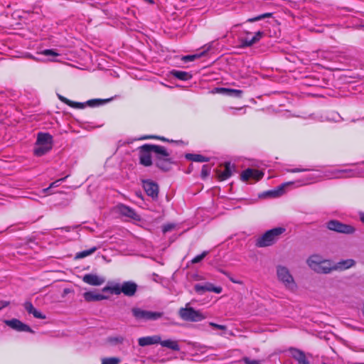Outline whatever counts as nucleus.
<instances>
[{"label": "nucleus", "mask_w": 364, "mask_h": 364, "mask_svg": "<svg viewBox=\"0 0 364 364\" xmlns=\"http://www.w3.org/2000/svg\"><path fill=\"white\" fill-rule=\"evenodd\" d=\"M155 153L159 158L164 161L169 160V154L162 146L156 145H144L140 147L139 158L140 162L144 166H150L151 164V153Z\"/></svg>", "instance_id": "nucleus-1"}, {"label": "nucleus", "mask_w": 364, "mask_h": 364, "mask_svg": "<svg viewBox=\"0 0 364 364\" xmlns=\"http://www.w3.org/2000/svg\"><path fill=\"white\" fill-rule=\"evenodd\" d=\"M307 266L317 274H330L332 272V261L324 258L321 255L314 254L306 259Z\"/></svg>", "instance_id": "nucleus-2"}, {"label": "nucleus", "mask_w": 364, "mask_h": 364, "mask_svg": "<svg viewBox=\"0 0 364 364\" xmlns=\"http://www.w3.org/2000/svg\"><path fill=\"white\" fill-rule=\"evenodd\" d=\"M286 232L282 226L277 227L259 235L255 240V245L258 247H267L275 244L281 235Z\"/></svg>", "instance_id": "nucleus-3"}, {"label": "nucleus", "mask_w": 364, "mask_h": 364, "mask_svg": "<svg viewBox=\"0 0 364 364\" xmlns=\"http://www.w3.org/2000/svg\"><path fill=\"white\" fill-rule=\"evenodd\" d=\"M53 144V136L50 134L43 132L38 133L33 150L34 154L37 156L46 154L51 150Z\"/></svg>", "instance_id": "nucleus-4"}, {"label": "nucleus", "mask_w": 364, "mask_h": 364, "mask_svg": "<svg viewBox=\"0 0 364 364\" xmlns=\"http://www.w3.org/2000/svg\"><path fill=\"white\" fill-rule=\"evenodd\" d=\"M277 279L285 287L286 289L294 291L297 289V284L289 269L283 265H279L276 269Z\"/></svg>", "instance_id": "nucleus-5"}, {"label": "nucleus", "mask_w": 364, "mask_h": 364, "mask_svg": "<svg viewBox=\"0 0 364 364\" xmlns=\"http://www.w3.org/2000/svg\"><path fill=\"white\" fill-rule=\"evenodd\" d=\"M190 304H187L184 309H181L179 311L180 316L186 321L196 322L205 318V316L203 315L200 311H196L190 307Z\"/></svg>", "instance_id": "nucleus-6"}, {"label": "nucleus", "mask_w": 364, "mask_h": 364, "mask_svg": "<svg viewBox=\"0 0 364 364\" xmlns=\"http://www.w3.org/2000/svg\"><path fill=\"white\" fill-rule=\"evenodd\" d=\"M328 230L343 234H353L356 231V228L350 225H347L339 222L338 220H332L326 223Z\"/></svg>", "instance_id": "nucleus-7"}, {"label": "nucleus", "mask_w": 364, "mask_h": 364, "mask_svg": "<svg viewBox=\"0 0 364 364\" xmlns=\"http://www.w3.org/2000/svg\"><path fill=\"white\" fill-rule=\"evenodd\" d=\"M361 171L353 169H333L326 173V178H341L350 176H358L361 174Z\"/></svg>", "instance_id": "nucleus-8"}, {"label": "nucleus", "mask_w": 364, "mask_h": 364, "mask_svg": "<svg viewBox=\"0 0 364 364\" xmlns=\"http://www.w3.org/2000/svg\"><path fill=\"white\" fill-rule=\"evenodd\" d=\"M263 176V171L255 168H247L240 173L241 180L249 183H256Z\"/></svg>", "instance_id": "nucleus-9"}, {"label": "nucleus", "mask_w": 364, "mask_h": 364, "mask_svg": "<svg viewBox=\"0 0 364 364\" xmlns=\"http://www.w3.org/2000/svg\"><path fill=\"white\" fill-rule=\"evenodd\" d=\"M132 314L137 320H156L161 316V313L145 311L139 308L132 309Z\"/></svg>", "instance_id": "nucleus-10"}, {"label": "nucleus", "mask_w": 364, "mask_h": 364, "mask_svg": "<svg viewBox=\"0 0 364 364\" xmlns=\"http://www.w3.org/2000/svg\"><path fill=\"white\" fill-rule=\"evenodd\" d=\"M356 265V261L353 259H346L340 260L336 263L332 262L331 268L333 271H345Z\"/></svg>", "instance_id": "nucleus-11"}, {"label": "nucleus", "mask_w": 364, "mask_h": 364, "mask_svg": "<svg viewBox=\"0 0 364 364\" xmlns=\"http://www.w3.org/2000/svg\"><path fill=\"white\" fill-rule=\"evenodd\" d=\"M82 281L92 286H101L105 282L106 279L103 276L90 273L85 274Z\"/></svg>", "instance_id": "nucleus-12"}, {"label": "nucleus", "mask_w": 364, "mask_h": 364, "mask_svg": "<svg viewBox=\"0 0 364 364\" xmlns=\"http://www.w3.org/2000/svg\"><path fill=\"white\" fill-rule=\"evenodd\" d=\"M4 323L10 326L11 328L19 331H27V332H31V329L30 327L24 323H23L21 321H20L18 319L13 318L11 320H5Z\"/></svg>", "instance_id": "nucleus-13"}, {"label": "nucleus", "mask_w": 364, "mask_h": 364, "mask_svg": "<svg viewBox=\"0 0 364 364\" xmlns=\"http://www.w3.org/2000/svg\"><path fill=\"white\" fill-rule=\"evenodd\" d=\"M82 296L87 302L98 301L108 299V296L98 293L97 290L86 291L82 294Z\"/></svg>", "instance_id": "nucleus-14"}, {"label": "nucleus", "mask_w": 364, "mask_h": 364, "mask_svg": "<svg viewBox=\"0 0 364 364\" xmlns=\"http://www.w3.org/2000/svg\"><path fill=\"white\" fill-rule=\"evenodd\" d=\"M232 175V167L230 163L220 165L217 169V176L220 180H225Z\"/></svg>", "instance_id": "nucleus-15"}, {"label": "nucleus", "mask_w": 364, "mask_h": 364, "mask_svg": "<svg viewBox=\"0 0 364 364\" xmlns=\"http://www.w3.org/2000/svg\"><path fill=\"white\" fill-rule=\"evenodd\" d=\"M195 290L202 294L205 291H213L217 294H220L222 291V288L220 287H214V285L211 283H205L204 285L202 284H196Z\"/></svg>", "instance_id": "nucleus-16"}, {"label": "nucleus", "mask_w": 364, "mask_h": 364, "mask_svg": "<svg viewBox=\"0 0 364 364\" xmlns=\"http://www.w3.org/2000/svg\"><path fill=\"white\" fill-rule=\"evenodd\" d=\"M214 93H219L233 97L240 98L242 97V91L240 90L229 89L226 87H218L213 91Z\"/></svg>", "instance_id": "nucleus-17"}, {"label": "nucleus", "mask_w": 364, "mask_h": 364, "mask_svg": "<svg viewBox=\"0 0 364 364\" xmlns=\"http://www.w3.org/2000/svg\"><path fill=\"white\" fill-rule=\"evenodd\" d=\"M160 342V336L154 335L152 336L141 337L138 339L139 345L141 347L157 344Z\"/></svg>", "instance_id": "nucleus-18"}, {"label": "nucleus", "mask_w": 364, "mask_h": 364, "mask_svg": "<svg viewBox=\"0 0 364 364\" xmlns=\"http://www.w3.org/2000/svg\"><path fill=\"white\" fill-rule=\"evenodd\" d=\"M290 355L299 362V364H310L306 355L297 349H290Z\"/></svg>", "instance_id": "nucleus-19"}, {"label": "nucleus", "mask_w": 364, "mask_h": 364, "mask_svg": "<svg viewBox=\"0 0 364 364\" xmlns=\"http://www.w3.org/2000/svg\"><path fill=\"white\" fill-rule=\"evenodd\" d=\"M294 182H287L284 184H282L281 186H279L277 190L274 191H270L265 193V196L272 197V198H277L281 196H282L285 193V190L287 187L293 185Z\"/></svg>", "instance_id": "nucleus-20"}, {"label": "nucleus", "mask_w": 364, "mask_h": 364, "mask_svg": "<svg viewBox=\"0 0 364 364\" xmlns=\"http://www.w3.org/2000/svg\"><path fill=\"white\" fill-rule=\"evenodd\" d=\"M23 306L26 311L32 314L35 318L40 319L46 318V316L37 310L31 302H26Z\"/></svg>", "instance_id": "nucleus-21"}, {"label": "nucleus", "mask_w": 364, "mask_h": 364, "mask_svg": "<svg viewBox=\"0 0 364 364\" xmlns=\"http://www.w3.org/2000/svg\"><path fill=\"white\" fill-rule=\"evenodd\" d=\"M118 211L122 215L127 216L134 220H139V216L134 213L133 210L124 205H120L117 207Z\"/></svg>", "instance_id": "nucleus-22"}, {"label": "nucleus", "mask_w": 364, "mask_h": 364, "mask_svg": "<svg viewBox=\"0 0 364 364\" xmlns=\"http://www.w3.org/2000/svg\"><path fill=\"white\" fill-rule=\"evenodd\" d=\"M144 188L146 193L150 196L154 197L157 195L158 186L152 181H147L144 182Z\"/></svg>", "instance_id": "nucleus-23"}, {"label": "nucleus", "mask_w": 364, "mask_h": 364, "mask_svg": "<svg viewBox=\"0 0 364 364\" xmlns=\"http://www.w3.org/2000/svg\"><path fill=\"white\" fill-rule=\"evenodd\" d=\"M122 293L127 296H132L136 290V284L134 282H127L122 284Z\"/></svg>", "instance_id": "nucleus-24"}, {"label": "nucleus", "mask_w": 364, "mask_h": 364, "mask_svg": "<svg viewBox=\"0 0 364 364\" xmlns=\"http://www.w3.org/2000/svg\"><path fill=\"white\" fill-rule=\"evenodd\" d=\"M211 48V45H207V46H205L203 47V51H202L201 53H198V54H195V55H186V56H184L183 58V60L185 61V62H187V61H193L196 59H198L203 55H205V53Z\"/></svg>", "instance_id": "nucleus-25"}, {"label": "nucleus", "mask_w": 364, "mask_h": 364, "mask_svg": "<svg viewBox=\"0 0 364 364\" xmlns=\"http://www.w3.org/2000/svg\"><path fill=\"white\" fill-rule=\"evenodd\" d=\"M160 343L163 347L168 348L169 349H171L173 350H179V345L178 343V341H173V340H165L161 341V338H160Z\"/></svg>", "instance_id": "nucleus-26"}, {"label": "nucleus", "mask_w": 364, "mask_h": 364, "mask_svg": "<svg viewBox=\"0 0 364 364\" xmlns=\"http://www.w3.org/2000/svg\"><path fill=\"white\" fill-rule=\"evenodd\" d=\"M171 74L181 80H188L192 77L190 73L184 71L173 70L171 71Z\"/></svg>", "instance_id": "nucleus-27"}, {"label": "nucleus", "mask_w": 364, "mask_h": 364, "mask_svg": "<svg viewBox=\"0 0 364 364\" xmlns=\"http://www.w3.org/2000/svg\"><path fill=\"white\" fill-rule=\"evenodd\" d=\"M58 97L60 101H62L63 102H65V104L68 105L70 107H73L75 108H78V109H82L85 107V105L82 103L72 102L60 95H58Z\"/></svg>", "instance_id": "nucleus-28"}, {"label": "nucleus", "mask_w": 364, "mask_h": 364, "mask_svg": "<svg viewBox=\"0 0 364 364\" xmlns=\"http://www.w3.org/2000/svg\"><path fill=\"white\" fill-rule=\"evenodd\" d=\"M186 158L188 160L197 162H203L208 161V159L205 157L200 154H188L186 155Z\"/></svg>", "instance_id": "nucleus-29"}, {"label": "nucleus", "mask_w": 364, "mask_h": 364, "mask_svg": "<svg viewBox=\"0 0 364 364\" xmlns=\"http://www.w3.org/2000/svg\"><path fill=\"white\" fill-rule=\"evenodd\" d=\"M96 250H97L96 247H92L88 250H85V251L78 252L76 254L75 258L76 259H82V258L86 257L93 254Z\"/></svg>", "instance_id": "nucleus-30"}, {"label": "nucleus", "mask_w": 364, "mask_h": 364, "mask_svg": "<svg viewBox=\"0 0 364 364\" xmlns=\"http://www.w3.org/2000/svg\"><path fill=\"white\" fill-rule=\"evenodd\" d=\"M120 362V359L117 357L101 358L102 364H119Z\"/></svg>", "instance_id": "nucleus-31"}, {"label": "nucleus", "mask_w": 364, "mask_h": 364, "mask_svg": "<svg viewBox=\"0 0 364 364\" xmlns=\"http://www.w3.org/2000/svg\"><path fill=\"white\" fill-rule=\"evenodd\" d=\"M262 36L263 33L261 31H258L257 33H256L255 36L252 38H251L250 41H245V46H250L252 44L257 43Z\"/></svg>", "instance_id": "nucleus-32"}, {"label": "nucleus", "mask_w": 364, "mask_h": 364, "mask_svg": "<svg viewBox=\"0 0 364 364\" xmlns=\"http://www.w3.org/2000/svg\"><path fill=\"white\" fill-rule=\"evenodd\" d=\"M41 54L50 57V60H54V58L59 55V54L54 50H44L41 52Z\"/></svg>", "instance_id": "nucleus-33"}, {"label": "nucleus", "mask_w": 364, "mask_h": 364, "mask_svg": "<svg viewBox=\"0 0 364 364\" xmlns=\"http://www.w3.org/2000/svg\"><path fill=\"white\" fill-rule=\"evenodd\" d=\"M321 179V177L319 176L309 175L306 178V180L308 181V182L303 183L300 184L299 186H303V185L309 184V183H313L314 181H319Z\"/></svg>", "instance_id": "nucleus-34"}, {"label": "nucleus", "mask_w": 364, "mask_h": 364, "mask_svg": "<svg viewBox=\"0 0 364 364\" xmlns=\"http://www.w3.org/2000/svg\"><path fill=\"white\" fill-rule=\"evenodd\" d=\"M110 100H92L88 101L87 103L90 106H95L100 104L106 103L107 102H109Z\"/></svg>", "instance_id": "nucleus-35"}, {"label": "nucleus", "mask_w": 364, "mask_h": 364, "mask_svg": "<svg viewBox=\"0 0 364 364\" xmlns=\"http://www.w3.org/2000/svg\"><path fill=\"white\" fill-rule=\"evenodd\" d=\"M210 172V168L208 165H204L202 168L201 175L203 178L207 177Z\"/></svg>", "instance_id": "nucleus-36"}, {"label": "nucleus", "mask_w": 364, "mask_h": 364, "mask_svg": "<svg viewBox=\"0 0 364 364\" xmlns=\"http://www.w3.org/2000/svg\"><path fill=\"white\" fill-rule=\"evenodd\" d=\"M63 180H64V178H61V179L57 180L56 181L52 183L48 188L43 189V192L44 193H46L50 188L58 186L59 182L61 181H63Z\"/></svg>", "instance_id": "nucleus-37"}, {"label": "nucleus", "mask_w": 364, "mask_h": 364, "mask_svg": "<svg viewBox=\"0 0 364 364\" xmlns=\"http://www.w3.org/2000/svg\"><path fill=\"white\" fill-rule=\"evenodd\" d=\"M269 14H264V15H260V16H258L255 18H249L247 20L248 22H255V21H259L267 16H269Z\"/></svg>", "instance_id": "nucleus-38"}, {"label": "nucleus", "mask_w": 364, "mask_h": 364, "mask_svg": "<svg viewBox=\"0 0 364 364\" xmlns=\"http://www.w3.org/2000/svg\"><path fill=\"white\" fill-rule=\"evenodd\" d=\"M207 255L206 252H203L201 255L196 257L194 259H193L192 262L193 263H197L201 261Z\"/></svg>", "instance_id": "nucleus-39"}, {"label": "nucleus", "mask_w": 364, "mask_h": 364, "mask_svg": "<svg viewBox=\"0 0 364 364\" xmlns=\"http://www.w3.org/2000/svg\"><path fill=\"white\" fill-rule=\"evenodd\" d=\"M112 292L115 294H119L120 293H122V285L117 284V285L113 286Z\"/></svg>", "instance_id": "nucleus-40"}, {"label": "nucleus", "mask_w": 364, "mask_h": 364, "mask_svg": "<svg viewBox=\"0 0 364 364\" xmlns=\"http://www.w3.org/2000/svg\"><path fill=\"white\" fill-rule=\"evenodd\" d=\"M209 326H212L213 328H214L215 329H220V330H222V331H225L226 328H227L225 326L216 324V323H212V322L209 323Z\"/></svg>", "instance_id": "nucleus-41"}, {"label": "nucleus", "mask_w": 364, "mask_h": 364, "mask_svg": "<svg viewBox=\"0 0 364 364\" xmlns=\"http://www.w3.org/2000/svg\"><path fill=\"white\" fill-rule=\"evenodd\" d=\"M244 361L246 364H259V362L257 360H250L248 358H245Z\"/></svg>", "instance_id": "nucleus-42"}, {"label": "nucleus", "mask_w": 364, "mask_h": 364, "mask_svg": "<svg viewBox=\"0 0 364 364\" xmlns=\"http://www.w3.org/2000/svg\"><path fill=\"white\" fill-rule=\"evenodd\" d=\"M309 171L307 168H291V169H287L288 172L290 173H296V172H301V171Z\"/></svg>", "instance_id": "nucleus-43"}, {"label": "nucleus", "mask_w": 364, "mask_h": 364, "mask_svg": "<svg viewBox=\"0 0 364 364\" xmlns=\"http://www.w3.org/2000/svg\"><path fill=\"white\" fill-rule=\"evenodd\" d=\"M174 227L175 225L173 224H168L164 227L163 231L164 232H168L171 230Z\"/></svg>", "instance_id": "nucleus-44"}, {"label": "nucleus", "mask_w": 364, "mask_h": 364, "mask_svg": "<svg viewBox=\"0 0 364 364\" xmlns=\"http://www.w3.org/2000/svg\"><path fill=\"white\" fill-rule=\"evenodd\" d=\"M123 341H124V338L121 336L111 338V341H112L115 343H122L123 342Z\"/></svg>", "instance_id": "nucleus-45"}, {"label": "nucleus", "mask_w": 364, "mask_h": 364, "mask_svg": "<svg viewBox=\"0 0 364 364\" xmlns=\"http://www.w3.org/2000/svg\"><path fill=\"white\" fill-rule=\"evenodd\" d=\"M245 107H240V108H231L233 111L231 112L232 114L236 115L237 114V111H242L245 109Z\"/></svg>", "instance_id": "nucleus-46"}, {"label": "nucleus", "mask_w": 364, "mask_h": 364, "mask_svg": "<svg viewBox=\"0 0 364 364\" xmlns=\"http://www.w3.org/2000/svg\"><path fill=\"white\" fill-rule=\"evenodd\" d=\"M9 302L6 301H0V310L9 305Z\"/></svg>", "instance_id": "nucleus-47"}, {"label": "nucleus", "mask_w": 364, "mask_h": 364, "mask_svg": "<svg viewBox=\"0 0 364 364\" xmlns=\"http://www.w3.org/2000/svg\"><path fill=\"white\" fill-rule=\"evenodd\" d=\"M112 287H105L103 289H102V292H107V291H112Z\"/></svg>", "instance_id": "nucleus-48"}, {"label": "nucleus", "mask_w": 364, "mask_h": 364, "mask_svg": "<svg viewBox=\"0 0 364 364\" xmlns=\"http://www.w3.org/2000/svg\"><path fill=\"white\" fill-rule=\"evenodd\" d=\"M358 215L360 220L364 223V212H359Z\"/></svg>", "instance_id": "nucleus-49"}, {"label": "nucleus", "mask_w": 364, "mask_h": 364, "mask_svg": "<svg viewBox=\"0 0 364 364\" xmlns=\"http://www.w3.org/2000/svg\"><path fill=\"white\" fill-rule=\"evenodd\" d=\"M250 40H251V39H250V38H245L243 40V44H244V46H245V41H250Z\"/></svg>", "instance_id": "nucleus-50"}, {"label": "nucleus", "mask_w": 364, "mask_h": 364, "mask_svg": "<svg viewBox=\"0 0 364 364\" xmlns=\"http://www.w3.org/2000/svg\"><path fill=\"white\" fill-rule=\"evenodd\" d=\"M144 1H146V2H149V3H151V2H152V1H151V0H144Z\"/></svg>", "instance_id": "nucleus-51"}]
</instances>
